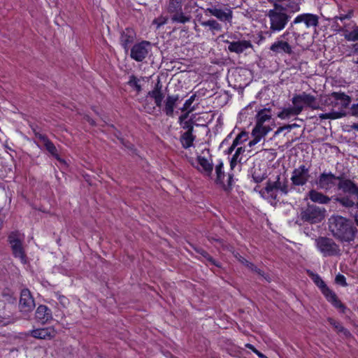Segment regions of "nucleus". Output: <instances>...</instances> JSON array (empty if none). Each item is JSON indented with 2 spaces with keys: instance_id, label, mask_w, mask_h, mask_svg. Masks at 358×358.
<instances>
[{
  "instance_id": "38",
  "label": "nucleus",
  "mask_w": 358,
  "mask_h": 358,
  "mask_svg": "<svg viewBox=\"0 0 358 358\" xmlns=\"http://www.w3.org/2000/svg\"><path fill=\"white\" fill-rule=\"evenodd\" d=\"M327 320L329 323L333 326L338 332L343 333L346 336L350 335V332L346 329H345L340 322L330 317L328 318Z\"/></svg>"
},
{
  "instance_id": "7",
  "label": "nucleus",
  "mask_w": 358,
  "mask_h": 358,
  "mask_svg": "<svg viewBox=\"0 0 358 358\" xmlns=\"http://www.w3.org/2000/svg\"><path fill=\"white\" fill-rule=\"evenodd\" d=\"M24 239V236L18 231H13L8 236V241L13 256L19 259L22 264H26L28 261L24 249L22 246Z\"/></svg>"
},
{
  "instance_id": "3",
  "label": "nucleus",
  "mask_w": 358,
  "mask_h": 358,
  "mask_svg": "<svg viewBox=\"0 0 358 358\" xmlns=\"http://www.w3.org/2000/svg\"><path fill=\"white\" fill-rule=\"evenodd\" d=\"M289 192L287 179L278 175L275 180H268L266 182V187L262 189L260 194L262 197L272 202L279 200V194L287 195Z\"/></svg>"
},
{
  "instance_id": "18",
  "label": "nucleus",
  "mask_w": 358,
  "mask_h": 358,
  "mask_svg": "<svg viewBox=\"0 0 358 358\" xmlns=\"http://www.w3.org/2000/svg\"><path fill=\"white\" fill-rule=\"evenodd\" d=\"M19 306L22 312H29L34 308V300L29 289H24L22 290Z\"/></svg>"
},
{
  "instance_id": "61",
  "label": "nucleus",
  "mask_w": 358,
  "mask_h": 358,
  "mask_svg": "<svg viewBox=\"0 0 358 358\" xmlns=\"http://www.w3.org/2000/svg\"><path fill=\"white\" fill-rule=\"evenodd\" d=\"M212 240H213V241H220V240H219V239L213 238H212Z\"/></svg>"
},
{
  "instance_id": "44",
  "label": "nucleus",
  "mask_w": 358,
  "mask_h": 358,
  "mask_svg": "<svg viewBox=\"0 0 358 358\" xmlns=\"http://www.w3.org/2000/svg\"><path fill=\"white\" fill-rule=\"evenodd\" d=\"M187 115H185V116H180V122L182 124V127L184 129H186V131H191V132H194V126L192 124V122L191 121H185L184 122H182V120L183 118H186L187 117Z\"/></svg>"
},
{
  "instance_id": "24",
  "label": "nucleus",
  "mask_w": 358,
  "mask_h": 358,
  "mask_svg": "<svg viewBox=\"0 0 358 358\" xmlns=\"http://www.w3.org/2000/svg\"><path fill=\"white\" fill-rule=\"evenodd\" d=\"M36 319L42 324H45L52 320V310L45 305H40L35 313Z\"/></svg>"
},
{
  "instance_id": "30",
  "label": "nucleus",
  "mask_w": 358,
  "mask_h": 358,
  "mask_svg": "<svg viewBox=\"0 0 358 358\" xmlns=\"http://www.w3.org/2000/svg\"><path fill=\"white\" fill-rule=\"evenodd\" d=\"M252 179L255 182L260 183L267 177L265 170H262L260 164L255 165L251 171Z\"/></svg>"
},
{
  "instance_id": "29",
  "label": "nucleus",
  "mask_w": 358,
  "mask_h": 358,
  "mask_svg": "<svg viewBox=\"0 0 358 358\" xmlns=\"http://www.w3.org/2000/svg\"><path fill=\"white\" fill-rule=\"evenodd\" d=\"M327 300L341 312L345 313V306L338 299L336 294L331 290L324 295Z\"/></svg>"
},
{
  "instance_id": "51",
  "label": "nucleus",
  "mask_w": 358,
  "mask_h": 358,
  "mask_svg": "<svg viewBox=\"0 0 358 358\" xmlns=\"http://www.w3.org/2000/svg\"><path fill=\"white\" fill-rule=\"evenodd\" d=\"M245 347L248 349L251 350L253 352H255V350H257L252 344H250V343L245 344Z\"/></svg>"
},
{
  "instance_id": "62",
  "label": "nucleus",
  "mask_w": 358,
  "mask_h": 358,
  "mask_svg": "<svg viewBox=\"0 0 358 358\" xmlns=\"http://www.w3.org/2000/svg\"><path fill=\"white\" fill-rule=\"evenodd\" d=\"M293 34H294V35H297V36H299V34H297V33H296V32H294V31L293 32Z\"/></svg>"
},
{
  "instance_id": "39",
  "label": "nucleus",
  "mask_w": 358,
  "mask_h": 358,
  "mask_svg": "<svg viewBox=\"0 0 358 358\" xmlns=\"http://www.w3.org/2000/svg\"><path fill=\"white\" fill-rule=\"evenodd\" d=\"M215 173L217 176L216 182L217 183L224 184V173L223 171V163L220 162L218 164L215 166Z\"/></svg>"
},
{
  "instance_id": "8",
  "label": "nucleus",
  "mask_w": 358,
  "mask_h": 358,
  "mask_svg": "<svg viewBox=\"0 0 358 358\" xmlns=\"http://www.w3.org/2000/svg\"><path fill=\"white\" fill-rule=\"evenodd\" d=\"M182 1L183 0H169L167 11L173 23L185 24L191 20V15L182 11Z\"/></svg>"
},
{
  "instance_id": "45",
  "label": "nucleus",
  "mask_w": 358,
  "mask_h": 358,
  "mask_svg": "<svg viewBox=\"0 0 358 358\" xmlns=\"http://www.w3.org/2000/svg\"><path fill=\"white\" fill-rule=\"evenodd\" d=\"M243 263L248 268H250L251 271L255 272L256 273H257L258 275H261V276H264V273L262 270H260L259 268H258L256 266H255L251 262H249L248 261H247L246 259H243Z\"/></svg>"
},
{
  "instance_id": "34",
  "label": "nucleus",
  "mask_w": 358,
  "mask_h": 358,
  "mask_svg": "<svg viewBox=\"0 0 358 358\" xmlns=\"http://www.w3.org/2000/svg\"><path fill=\"white\" fill-rule=\"evenodd\" d=\"M340 31L344 32V38L348 41H358V26L354 25L352 31H348L343 28L341 29Z\"/></svg>"
},
{
  "instance_id": "9",
  "label": "nucleus",
  "mask_w": 358,
  "mask_h": 358,
  "mask_svg": "<svg viewBox=\"0 0 358 358\" xmlns=\"http://www.w3.org/2000/svg\"><path fill=\"white\" fill-rule=\"evenodd\" d=\"M205 13H209L225 24H229L231 25L232 23L234 17L233 8L229 6L227 4L223 5V8L220 6V4L211 6L205 10Z\"/></svg>"
},
{
  "instance_id": "56",
  "label": "nucleus",
  "mask_w": 358,
  "mask_h": 358,
  "mask_svg": "<svg viewBox=\"0 0 358 358\" xmlns=\"http://www.w3.org/2000/svg\"><path fill=\"white\" fill-rule=\"evenodd\" d=\"M297 125L296 124H291V125H288L287 126V128L289 129H292L293 127H296Z\"/></svg>"
},
{
  "instance_id": "48",
  "label": "nucleus",
  "mask_w": 358,
  "mask_h": 358,
  "mask_svg": "<svg viewBox=\"0 0 358 358\" xmlns=\"http://www.w3.org/2000/svg\"><path fill=\"white\" fill-rule=\"evenodd\" d=\"M336 283L342 285V286H347L348 284L346 282V278L343 275L338 274L336 276L335 279Z\"/></svg>"
},
{
  "instance_id": "6",
  "label": "nucleus",
  "mask_w": 358,
  "mask_h": 358,
  "mask_svg": "<svg viewBox=\"0 0 358 358\" xmlns=\"http://www.w3.org/2000/svg\"><path fill=\"white\" fill-rule=\"evenodd\" d=\"M315 245L317 250L324 257H337L341 255L339 245L331 238L319 236L315 240Z\"/></svg>"
},
{
  "instance_id": "54",
  "label": "nucleus",
  "mask_w": 358,
  "mask_h": 358,
  "mask_svg": "<svg viewBox=\"0 0 358 358\" xmlns=\"http://www.w3.org/2000/svg\"><path fill=\"white\" fill-rule=\"evenodd\" d=\"M236 146L237 145H234V143L233 142L232 145L228 149V154L231 153Z\"/></svg>"
},
{
  "instance_id": "52",
  "label": "nucleus",
  "mask_w": 358,
  "mask_h": 358,
  "mask_svg": "<svg viewBox=\"0 0 358 358\" xmlns=\"http://www.w3.org/2000/svg\"><path fill=\"white\" fill-rule=\"evenodd\" d=\"M255 353L259 357V358H268L266 355H264V354H262L261 352H259V350H255Z\"/></svg>"
},
{
  "instance_id": "25",
  "label": "nucleus",
  "mask_w": 358,
  "mask_h": 358,
  "mask_svg": "<svg viewBox=\"0 0 358 358\" xmlns=\"http://www.w3.org/2000/svg\"><path fill=\"white\" fill-rule=\"evenodd\" d=\"M136 33L133 29L127 28L121 33L120 43L126 52H128L129 45L134 42Z\"/></svg>"
},
{
  "instance_id": "10",
  "label": "nucleus",
  "mask_w": 358,
  "mask_h": 358,
  "mask_svg": "<svg viewBox=\"0 0 358 358\" xmlns=\"http://www.w3.org/2000/svg\"><path fill=\"white\" fill-rule=\"evenodd\" d=\"M325 209L313 204H308L305 209H303L300 217L303 222L310 224L320 222L325 216Z\"/></svg>"
},
{
  "instance_id": "19",
  "label": "nucleus",
  "mask_w": 358,
  "mask_h": 358,
  "mask_svg": "<svg viewBox=\"0 0 358 358\" xmlns=\"http://www.w3.org/2000/svg\"><path fill=\"white\" fill-rule=\"evenodd\" d=\"M197 165L196 168L202 174L210 176L213 170V164L211 159H207L205 156L199 155L196 157Z\"/></svg>"
},
{
  "instance_id": "28",
  "label": "nucleus",
  "mask_w": 358,
  "mask_h": 358,
  "mask_svg": "<svg viewBox=\"0 0 358 358\" xmlns=\"http://www.w3.org/2000/svg\"><path fill=\"white\" fill-rule=\"evenodd\" d=\"M199 24L203 27H208L213 32H219L222 29V24L215 19H209L208 20H199Z\"/></svg>"
},
{
  "instance_id": "16",
  "label": "nucleus",
  "mask_w": 358,
  "mask_h": 358,
  "mask_svg": "<svg viewBox=\"0 0 358 358\" xmlns=\"http://www.w3.org/2000/svg\"><path fill=\"white\" fill-rule=\"evenodd\" d=\"M303 22L307 28L317 27L319 25V17L312 13H303L297 15L291 22L289 29H294L296 24Z\"/></svg>"
},
{
  "instance_id": "22",
  "label": "nucleus",
  "mask_w": 358,
  "mask_h": 358,
  "mask_svg": "<svg viewBox=\"0 0 358 358\" xmlns=\"http://www.w3.org/2000/svg\"><path fill=\"white\" fill-rule=\"evenodd\" d=\"M30 335L38 339L50 340L56 336V331L52 327L36 329L31 331Z\"/></svg>"
},
{
  "instance_id": "50",
  "label": "nucleus",
  "mask_w": 358,
  "mask_h": 358,
  "mask_svg": "<svg viewBox=\"0 0 358 358\" xmlns=\"http://www.w3.org/2000/svg\"><path fill=\"white\" fill-rule=\"evenodd\" d=\"M351 17V13H348L346 15H341L340 16H336L335 19H339L340 20L343 21L346 19H350Z\"/></svg>"
},
{
  "instance_id": "58",
  "label": "nucleus",
  "mask_w": 358,
  "mask_h": 358,
  "mask_svg": "<svg viewBox=\"0 0 358 358\" xmlns=\"http://www.w3.org/2000/svg\"><path fill=\"white\" fill-rule=\"evenodd\" d=\"M352 62L354 64H358V57L357 59H353Z\"/></svg>"
},
{
  "instance_id": "41",
  "label": "nucleus",
  "mask_w": 358,
  "mask_h": 358,
  "mask_svg": "<svg viewBox=\"0 0 358 358\" xmlns=\"http://www.w3.org/2000/svg\"><path fill=\"white\" fill-rule=\"evenodd\" d=\"M198 252L206 259V260L211 265L215 266L217 267H220L221 265L219 262H217L215 259H214L206 251L203 249H200L198 250Z\"/></svg>"
},
{
  "instance_id": "14",
  "label": "nucleus",
  "mask_w": 358,
  "mask_h": 358,
  "mask_svg": "<svg viewBox=\"0 0 358 358\" xmlns=\"http://www.w3.org/2000/svg\"><path fill=\"white\" fill-rule=\"evenodd\" d=\"M292 101L294 106L300 107L301 108V111L303 109V104L313 110L320 108L319 103H317L315 96L306 94V92L294 96Z\"/></svg>"
},
{
  "instance_id": "11",
  "label": "nucleus",
  "mask_w": 358,
  "mask_h": 358,
  "mask_svg": "<svg viewBox=\"0 0 358 358\" xmlns=\"http://www.w3.org/2000/svg\"><path fill=\"white\" fill-rule=\"evenodd\" d=\"M290 34L289 30L280 35L271 45L270 50L275 54H287L291 55L293 53V48L288 41L287 36Z\"/></svg>"
},
{
  "instance_id": "60",
  "label": "nucleus",
  "mask_w": 358,
  "mask_h": 358,
  "mask_svg": "<svg viewBox=\"0 0 358 358\" xmlns=\"http://www.w3.org/2000/svg\"><path fill=\"white\" fill-rule=\"evenodd\" d=\"M166 19H164V21H163L160 24H165V23H166Z\"/></svg>"
},
{
  "instance_id": "13",
  "label": "nucleus",
  "mask_w": 358,
  "mask_h": 358,
  "mask_svg": "<svg viewBox=\"0 0 358 358\" xmlns=\"http://www.w3.org/2000/svg\"><path fill=\"white\" fill-rule=\"evenodd\" d=\"M151 50V43L147 41H143L132 46L130 57L136 62H143L147 57Z\"/></svg>"
},
{
  "instance_id": "59",
  "label": "nucleus",
  "mask_w": 358,
  "mask_h": 358,
  "mask_svg": "<svg viewBox=\"0 0 358 358\" xmlns=\"http://www.w3.org/2000/svg\"><path fill=\"white\" fill-rule=\"evenodd\" d=\"M355 220L356 224L358 226V216L355 217Z\"/></svg>"
},
{
  "instance_id": "5",
  "label": "nucleus",
  "mask_w": 358,
  "mask_h": 358,
  "mask_svg": "<svg viewBox=\"0 0 358 358\" xmlns=\"http://www.w3.org/2000/svg\"><path fill=\"white\" fill-rule=\"evenodd\" d=\"M351 102L350 96L343 92H332L324 100L325 106L331 107L333 113H340L341 117L346 115L345 110L349 107Z\"/></svg>"
},
{
  "instance_id": "4",
  "label": "nucleus",
  "mask_w": 358,
  "mask_h": 358,
  "mask_svg": "<svg viewBox=\"0 0 358 358\" xmlns=\"http://www.w3.org/2000/svg\"><path fill=\"white\" fill-rule=\"evenodd\" d=\"M266 15L269 20V31L271 33H278L283 30L292 17V15L284 10L283 6L273 7Z\"/></svg>"
},
{
  "instance_id": "40",
  "label": "nucleus",
  "mask_w": 358,
  "mask_h": 358,
  "mask_svg": "<svg viewBox=\"0 0 358 358\" xmlns=\"http://www.w3.org/2000/svg\"><path fill=\"white\" fill-rule=\"evenodd\" d=\"M252 134L254 137L253 140L250 141L248 143L250 147H252L255 145H256L257 143L260 141L262 138H263L264 136H266L267 134H263L262 131H257V129H253L252 131Z\"/></svg>"
},
{
  "instance_id": "12",
  "label": "nucleus",
  "mask_w": 358,
  "mask_h": 358,
  "mask_svg": "<svg viewBox=\"0 0 358 358\" xmlns=\"http://www.w3.org/2000/svg\"><path fill=\"white\" fill-rule=\"evenodd\" d=\"M272 117V113L271 108H264L259 110L256 116V124L254 129L263 132V134H268L271 128L266 123L271 122Z\"/></svg>"
},
{
  "instance_id": "21",
  "label": "nucleus",
  "mask_w": 358,
  "mask_h": 358,
  "mask_svg": "<svg viewBox=\"0 0 358 358\" xmlns=\"http://www.w3.org/2000/svg\"><path fill=\"white\" fill-rule=\"evenodd\" d=\"M148 96L154 99L157 107H162V101L164 98V93L163 91L162 83L159 79H158L154 89L148 92Z\"/></svg>"
},
{
  "instance_id": "15",
  "label": "nucleus",
  "mask_w": 358,
  "mask_h": 358,
  "mask_svg": "<svg viewBox=\"0 0 358 358\" xmlns=\"http://www.w3.org/2000/svg\"><path fill=\"white\" fill-rule=\"evenodd\" d=\"M309 178V169L301 165L293 170L290 180L293 185L303 186L307 183Z\"/></svg>"
},
{
  "instance_id": "31",
  "label": "nucleus",
  "mask_w": 358,
  "mask_h": 358,
  "mask_svg": "<svg viewBox=\"0 0 358 358\" xmlns=\"http://www.w3.org/2000/svg\"><path fill=\"white\" fill-rule=\"evenodd\" d=\"M196 138V136L194 134V132L185 131L180 136V143L182 146L185 149H188L190 147L193 146V143Z\"/></svg>"
},
{
  "instance_id": "26",
  "label": "nucleus",
  "mask_w": 358,
  "mask_h": 358,
  "mask_svg": "<svg viewBox=\"0 0 358 358\" xmlns=\"http://www.w3.org/2000/svg\"><path fill=\"white\" fill-rule=\"evenodd\" d=\"M180 101L179 96L177 95H168L164 101V112L169 117L173 116L174 108L177 103Z\"/></svg>"
},
{
  "instance_id": "46",
  "label": "nucleus",
  "mask_w": 358,
  "mask_h": 358,
  "mask_svg": "<svg viewBox=\"0 0 358 358\" xmlns=\"http://www.w3.org/2000/svg\"><path fill=\"white\" fill-rule=\"evenodd\" d=\"M246 137L247 134L245 132H241V134H239L233 141V142L234 143V145H238L243 142L245 141L247 139Z\"/></svg>"
},
{
  "instance_id": "32",
  "label": "nucleus",
  "mask_w": 358,
  "mask_h": 358,
  "mask_svg": "<svg viewBox=\"0 0 358 358\" xmlns=\"http://www.w3.org/2000/svg\"><path fill=\"white\" fill-rule=\"evenodd\" d=\"M287 3L283 6L284 10L291 15L300 10V6L303 0H286Z\"/></svg>"
},
{
  "instance_id": "47",
  "label": "nucleus",
  "mask_w": 358,
  "mask_h": 358,
  "mask_svg": "<svg viewBox=\"0 0 358 358\" xmlns=\"http://www.w3.org/2000/svg\"><path fill=\"white\" fill-rule=\"evenodd\" d=\"M55 295L57 300L63 307H66L69 304V301L65 296L62 295L59 293H56Z\"/></svg>"
},
{
  "instance_id": "33",
  "label": "nucleus",
  "mask_w": 358,
  "mask_h": 358,
  "mask_svg": "<svg viewBox=\"0 0 358 358\" xmlns=\"http://www.w3.org/2000/svg\"><path fill=\"white\" fill-rule=\"evenodd\" d=\"M301 113V108L299 106H294L292 108H284L278 114V117L282 120L287 119L292 115H297Z\"/></svg>"
},
{
  "instance_id": "2",
  "label": "nucleus",
  "mask_w": 358,
  "mask_h": 358,
  "mask_svg": "<svg viewBox=\"0 0 358 358\" xmlns=\"http://www.w3.org/2000/svg\"><path fill=\"white\" fill-rule=\"evenodd\" d=\"M329 229L335 238L343 243L353 241L358 232L352 220L338 215L329 219Z\"/></svg>"
},
{
  "instance_id": "42",
  "label": "nucleus",
  "mask_w": 358,
  "mask_h": 358,
  "mask_svg": "<svg viewBox=\"0 0 358 358\" xmlns=\"http://www.w3.org/2000/svg\"><path fill=\"white\" fill-rule=\"evenodd\" d=\"M196 98V94L192 95L183 104V106L181 108V110L185 112H187V114H188L189 112H192L194 110V107H192V103L194 101Z\"/></svg>"
},
{
  "instance_id": "55",
  "label": "nucleus",
  "mask_w": 358,
  "mask_h": 358,
  "mask_svg": "<svg viewBox=\"0 0 358 358\" xmlns=\"http://www.w3.org/2000/svg\"><path fill=\"white\" fill-rule=\"evenodd\" d=\"M351 129L358 131V123H354L350 126Z\"/></svg>"
},
{
  "instance_id": "37",
  "label": "nucleus",
  "mask_w": 358,
  "mask_h": 358,
  "mask_svg": "<svg viewBox=\"0 0 358 358\" xmlns=\"http://www.w3.org/2000/svg\"><path fill=\"white\" fill-rule=\"evenodd\" d=\"M313 280L314 282L317 285V286L321 289V292L324 295H325L326 294L331 291V289L327 286L325 282L322 280V278L318 275H316L313 278Z\"/></svg>"
},
{
  "instance_id": "35",
  "label": "nucleus",
  "mask_w": 358,
  "mask_h": 358,
  "mask_svg": "<svg viewBox=\"0 0 358 358\" xmlns=\"http://www.w3.org/2000/svg\"><path fill=\"white\" fill-rule=\"evenodd\" d=\"M245 148L243 147L238 148L231 159L230 161V166L231 169H233L237 163H241L243 157L241 156L243 152H245Z\"/></svg>"
},
{
  "instance_id": "17",
  "label": "nucleus",
  "mask_w": 358,
  "mask_h": 358,
  "mask_svg": "<svg viewBox=\"0 0 358 358\" xmlns=\"http://www.w3.org/2000/svg\"><path fill=\"white\" fill-rule=\"evenodd\" d=\"M357 187H358V184H357ZM334 200L336 202L346 208L355 207L358 209V202H355V201H358V194H353L352 193H343V196L341 194L336 196Z\"/></svg>"
},
{
  "instance_id": "49",
  "label": "nucleus",
  "mask_w": 358,
  "mask_h": 358,
  "mask_svg": "<svg viewBox=\"0 0 358 358\" xmlns=\"http://www.w3.org/2000/svg\"><path fill=\"white\" fill-rule=\"evenodd\" d=\"M351 114L358 117V103L353 104L351 107Z\"/></svg>"
},
{
  "instance_id": "53",
  "label": "nucleus",
  "mask_w": 358,
  "mask_h": 358,
  "mask_svg": "<svg viewBox=\"0 0 358 358\" xmlns=\"http://www.w3.org/2000/svg\"><path fill=\"white\" fill-rule=\"evenodd\" d=\"M353 53H358V43L352 45Z\"/></svg>"
},
{
  "instance_id": "1",
  "label": "nucleus",
  "mask_w": 358,
  "mask_h": 358,
  "mask_svg": "<svg viewBox=\"0 0 358 358\" xmlns=\"http://www.w3.org/2000/svg\"><path fill=\"white\" fill-rule=\"evenodd\" d=\"M315 182L318 189L325 192L330 191L336 185L337 189L343 194V193L358 194L357 183L349 178H344L343 176H337L331 171L321 173Z\"/></svg>"
},
{
  "instance_id": "27",
  "label": "nucleus",
  "mask_w": 358,
  "mask_h": 358,
  "mask_svg": "<svg viewBox=\"0 0 358 358\" xmlns=\"http://www.w3.org/2000/svg\"><path fill=\"white\" fill-rule=\"evenodd\" d=\"M36 138H38L41 142L43 144L44 147L46 150L57 159L60 161V158L59 157L57 150L55 145L53 144L52 141H50L48 138L43 134H36Z\"/></svg>"
},
{
  "instance_id": "57",
  "label": "nucleus",
  "mask_w": 358,
  "mask_h": 358,
  "mask_svg": "<svg viewBox=\"0 0 358 358\" xmlns=\"http://www.w3.org/2000/svg\"><path fill=\"white\" fill-rule=\"evenodd\" d=\"M232 179V176L231 175H229V181H228V184L229 185H231V180Z\"/></svg>"
},
{
  "instance_id": "23",
  "label": "nucleus",
  "mask_w": 358,
  "mask_h": 358,
  "mask_svg": "<svg viewBox=\"0 0 358 358\" xmlns=\"http://www.w3.org/2000/svg\"><path fill=\"white\" fill-rule=\"evenodd\" d=\"M308 198L313 203L329 204L331 198L317 189H312L308 193Z\"/></svg>"
},
{
  "instance_id": "20",
  "label": "nucleus",
  "mask_w": 358,
  "mask_h": 358,
  "mask_svg": "<svg viewBox=\"0 0 358 358\" xmlns=\"http://www.w3.org/2000/svg\"><path fill=\"white\" fill-rule=\"evenodd\" d=\"M228 44V50L231 52L241 54L248 48L252 47V45L250 41L242 40V41H229L226 40L224 41Z\"/></svg>"
},
{
  "instance_id": "43",
  "label": "nucleus",
  "mask_w": 358,
  "mask_h": 358,
  "mask_svg": "<svg viewBox=\"0 0 358 358\" xmlns=\"http://www.w3.org/2000/svg\"><path fill=\"white\" fill-rule=\"evenodd\" d=\"M341 113H333L331 110H330L329 113H321L319 115V117L321 120H327V119H331V120H335L341 118Z\"/></svg>"
},
{
  "instance_id": "36",
  "label": "nucleus",
  "mask_w": 358,
  "mask_h": 358,
  "mask_svg": "<svg viewBox=\"0 0 358 358\" xmlns=\"http://www.w3.org/2000/svg\"><path fill=\"white\" fill-rule=\"evenodd\" d=\"M143 80V78H138L134 75H131L129 78L127 84L134 89L138 93L142 90L141 82Z\"/></svg>"
}]
</instances>
